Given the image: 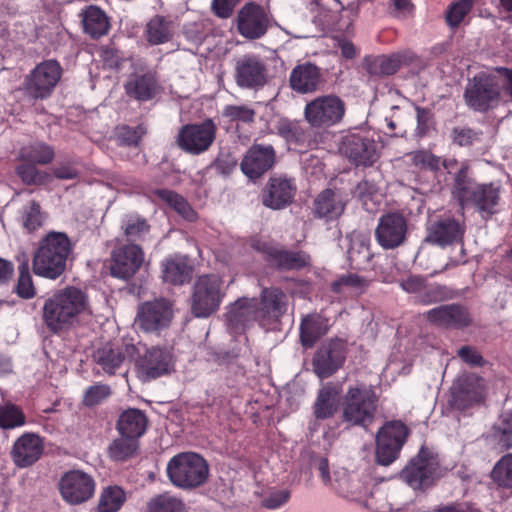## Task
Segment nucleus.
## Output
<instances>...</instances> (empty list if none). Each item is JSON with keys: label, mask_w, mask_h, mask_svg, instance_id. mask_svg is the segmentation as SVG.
<instances>
[{"label": "nucleus", "mask_w": 512, "mask_h": 512, "mask_svg": "<svg viewBox=\"0 0 512 512\" xmlns=\"http://www.w3.org/2000/svg\"><path fill=\"white\" fill-rule=\"evenodd\" d=\"M93 477L80 470H71L60 478L59 491L63 500L71 505L82 504L95 493Z\"/></svg>", "instance_id": "nucleus-16"}, {"label": "nucleus", "mask_w": 512, "mask_h": 512, "mask_svg": "<svg viewBox=\"0 0 512 512\" xmlns=\"http://www.w3.org/2000/svg\"><path fill=\"white\" fill-rule=\"evenodd\" d=\"M37 164L20 161L15 167L16 175L25 185H41L47 179V173L40 171Z\"/></svg>", "instance_id": "nucleus-55"}, {"label": "nucleus", "mask_w": 512, "mask_h": 512, "mask_svg": "<svg viewBox=\"0 0 512 512\" xmlns=\"http://www.w3.org/2000/svg\"><path fill=\"white\" fill-rule=\"evenodd\" d=\"M453 180L452 195L461 208H474L483 217L497 212L502 192L500 182H477L467 162L461 164Z\"/></svg>", "instance_id": "nucleus-2"}, {"label": "nucleus", "mask_w": 512, "mask_h": 512, "mask_svg": "<svg viewBox=\"0 0 512 512\" xmlns=\"http://www.w3.org/2000/svg\"><path fill=\"white\" fill-rule=\"evenodd\" d=\"M491 479L501 489L512 493V453L502 456L491 471Z\"/></svg>", "instance_id": "nucleus-50"}, {"label": "nucleus", "mask_w": 512, "mask_h": 512, "mask_svg": "<svg viewBox=\"0 0 512 512\" xmlns=\"http://www.w3.org/2000/svg\"><path fill=\"white\" fill-rule=\"evenodd\" d=\"M474 6V0H459L452 3L446 13V22L449 26L455 28L470 13Z\"/></svg>", "instance_id": "nucleus-59"}, {"label": "nucleus", "mask_w": 512, "mask_h": 512, "mask_svg": "<svg viewBox=\"0 0 512 512\" xmlns=\"http://www.w3.org/2000/svg\"><path fill=\"white\" fill-rule=\"evenodd\" d=\"M172 22L161 15L153 16L146 25V39L151 45L166 43L172 38Z\"/></svg>", "instance_id": "nucleus-44"}, {"label": "nucleus", "mask_w": 512, "mask_h": 512, "mask_svg": "<svg viewBox=\"0 0 512 512\" xmlns=\"http://www.w3.org/2000/svg\"><path fill=\"white\" fill-rule=\"evenodd\" d=\"M217 127L210 118L201 123L183 125L176 137L178 147L191 155L207 151L215 141Z\"/></svg>", "instance_id": "nucleus-13"}, {"label": "nucleus", "mask_w": 512, "mask_h": 512, "mask_svg": "<svg viewBox=\"0 0 512 512\" xmlns=\"http://www.w3.org/2000/svg\"><path fill=\"white\" fill-rule=\"evenodd\" d=\"M147 133L145 124L140 123L135 127L123 124L115 128V138L120 146L138 147L142 138Z\"/></svg>", "instance_id": "nucleus-52"}, {"label": "nucleus", "mask_w": 512, "mask_h": 512, "mask_svg": "<svg viewBox=\"0 0 512 512\" xmlns=\"http://www.w3.org/2000/svg\"><path fill=\"white\" fill-rule=\"evenodd\" d=\"M267 69L262 59L254 54L241 56L235 64V81L241 88H258L266 83Z\"/></svg>", "instance_id": "nucleus-23"}, {"label": "nucleus", "mask_w": 512, "mask_h": 512, "mask_svg": "<svg viewBox=\"0 0 512 512\" xmlns=\"http://www.w3.org/2000/svg\"><path fill=\"white\" fill-rule=\"evenodd\" d=\"M409 435L408 427L400 420L386 422L376 435V460L382 466L392 464L400 455Z\"/></svg>", "instance_id": "nucleus-10"}, {"label": "nucleus", "mask_w": 512, "mask_h": 512, "mask_svg": "<svg viewBox=\"0 0 512 512\" xmlns=\"http://www.w3.org/2000/svg\"><path fill=\"white\" fill-rule=\"evenodd\" d=\"M278 133L289 144L295 147H303L309 142V131L297 121L283 120L278 125Z\"/></svg>", "instance_id": "nucleus-46"}, {"label": "nucleus", "mask_w": 512, "mask_h": 512, "mask_svg": "<svg viewBox=\"0 0 512 512\" xmlns=\"http://www.w3.org/2000/svg\"><path fill=\"white\" fill-rule=\"evenodd\" d=\"M226 295L223 280L215 274L199 276L191 295V313L197 318H207L217 312Z\"/></svg>", "instance_id": "nucleus-7"}, {"label": "nucleus", "mask_w": 512, "mask_h": 512, "mask_svg": "<svg viewBox=\"0 0 512 512\" xmlns=\"http://www.w3.org/2000/svg\"><path fill=\"white\" fill-rule=\"evenodd\" d=\"M92 314L88 293L76 286L55 291L42 306V321L56 335L69 331Z\"/></svg>", "instance_id": "nucleus-1"}, {"label": "nucleus", "mask_w": 512, "mask_h": 512, "mask_svg": "<svg viewBox=\"0 0 512 512\" xmlns=\"http://www.w3.org/2000/svg\"><path fill=\"white\" fill-rule=\"evenodd\" d=\"M340 387L334 383H327L318 391L313 405V413L316 419L325 420L332 418L338 410Z\"/></svg>", "instance_id": "nucleus-38"}, {"label": "nucleus", "mask_w": 512, "mask_h": 512, "mask_svg": "<svg viewBox=\"0 0 512 512\" xmlns=\"http://www.w3.org/2000/svg\"><path fill=\"white\" fill-rule=\"evenodd\" d=\"M340 150L357 167H370L380 156L376 141L364 133L347 135Z\"/></svg>", "instance_id": "nucleus-18"}, {"label": "nucleus", "mask_w": 512, "mask_h": 512, "mask_svg": "<svg viewBox=\"0 0 512 512\" xmlns=\"http://www.w3.org/2000/svg\"><path fill=\"white\" fill-rule=\"evenodd\" d=\"M412 162L415 167L421 170L438 172L441 168V157L425 150L413 153Z\"/></svg>", "instance_id": "nucleus-62"}, {"label": "nucleus", "mask_w": 512, "mask_h": 512, "mask_svg": "<svg viewBox=\"0 0 512 512\" xmlns=\"http://www.w3.org/2000/svg\"><path fill=\"white\" fill-rule=\"evenodd\" d=\"M63 69L55 59L37 64L24 79V90L34 100L50 97L62 77Z\"/></svg>", "instance_id": "nucleus-9"}, {"label": "nucleus", "mask_w": 512, "mask_h": 512, "mask_svg": "<svg viewBox=\"0 0 512 512\" xmlns=\"http://www.w3.org/2000/svg\"><path fill=\"white\" fill-rule=\"evenodd\" d=\"M148 419L144 412L136 408L123 411L117 421V430L121 436L140 438L146 431Z\"/></svg>", "instance_id": "nucleus-39"}, {"label": "nucleus", "mask_w": 512, "mask_h": 512, "mask_svg": "<svg viewBox=\"0 0 512 512\" xmlns=\"http://www.w3.org/2000/svg\"><path fill=\"white\" fill-rule=\"evenodd\" d=\"M136 366L139 377L151 381L171 371L172 356L166 349L152 347L138 359Z\"/></svg>", "instance_id": "nucleus-27"}, {"label": "nucleus", "mask_w": 512, "mask_h": 512, "mask_svg": "<svg viewBox=\"0 0 512 512\" xmlns=\"http://www.w3.org/2000/svg\"><path fill=\"white\" fill-rule=\"evenodd\" d=\"M26 422V416L20 406L10 401L0 405V428L2 430L16 429L24 426Z\"/></svg>", "instance_id": "nucleus-48"}, {"label": "nucleus", "mask_w": 512, "mask_h": 512, "mask_svg": "<svg viewBox=\"0 0 512 512\" xmlns=\"http://www.w3.org/2000/svg\"><path fill=\"white\" fill-rule=\"evenodd\" d=\"M378 396L365 384L350 386L343 397L342 420L367 429L375 420Z\"/></svg>", "instance_id": "nucleus-4"}, {"label": "nucleus", "mask_w": 512, "mask_h": 512, "mask_svg": "<svg viewBox=\"0 0 512 512\" xmlns=\"http://www.w3.org/2000/svg\"><path fill=\"white\" fill-rule=\"evenodd\" d=\"M276 151L270 144L254 143L245 153L240 167L250 179L256 180L273 168Z\"/></svg>", "instance_id": "nucleus-22"}, {"label": "nucleus", "mask_w": 512, "mask_h": 512, "mask_svg": "<svg viewBox=\"0 0 512 512\" xmlns=\"http://www.w3.org/2000/svg\"><path fill=\"white\" fill-rule=\"evenodd\" d=\"M345 210L342 197L332 189H325L314 200V216L316 218L333 221L338 219Z\"/></svg>", "instance_id": "nucleus-36"}, {"label": "nucleus", "mask_w": 512, "mask_h": 512, "mask_svg": "<svg viewBox=\"0 0 512 512\" xmlns=\"http://www.w3.org/2000/svg\"><path fill=\"white\" fill-rule=\"evenodd\" d=\"M290 497L291 493L287 489L273 491L262 500V505L267 509H278L286 504Z\"/></svg>", "instance_id": "nucleus-64"}, {"label": "nucleus", "mask_w": 512, "mask_h": 512, "mask_svg": "<svg viewBox=\"0 0 512 512\" xmlns=\"http://www.w3.org/2000/svg\"><path fill=\"white\" fill-rule=\"evenodd\" d=\"M255 115V110L247 105H226L222 110V116L230 122L250 124L254 122Z\"/></svg>", "instance_id": "nucleus-60"}, {"label": "nucleus", "mask_w": 512, "mask_h": 512, "mask_svg": "<svg viewBox=\"0 0 512 512\" xmlns=\"http://www.w3.org/2000/svg\"><path fill=\"white\" fill-rule=\"evenodd\" d=\"M330 319L322 313L313 312L304 315L299 326L300 343L310 349L330 330Z\"/></svg>", "instance_id": "nucleus-31"}, {"label": "nucleus", "mask_w": 512, "mask_h": 512, "mask_svg": "<svg viewBox=\"0 0 512 512\" xmlns=\"http://www.w3.org/2000/svg\"><path fill=\"white\" fill-rule=\"evenodd\" d=\"M42 220L40 204L36 200H31L29 208L25 213L24 228L29 232L35 231L42 225Z\"/></svg>", "instance_id": "nucleus-63"}, {"label": "nucleus", "mask_w": 512, "mask_h": 512, "mask_svg": "<svg viewBox=\"0 0 512 512\" xmlns=\"http://www.w3.org/2000/svg\"><path fill=\"white\" fill-rule=\"evenodd\" d=\"M347 355V341L338 337L322 344L313 358L315 373L322 379L328 378L342 367Z\"/></svg>", "instance_id": "nucleus-17"}, {"label": "nucleus", "mask_w": 512, "mask_h": 512, "mask_svg": "<svg viewBox=\"0 0 512 512\" xmlns=\"http://www.w3.org/2000/svg\"><path fill=\"white\" fill-rule=\"evenodd\" d=\"M408 63L407 56L402 53L390 55L366 56L363 66L371 76H389L395 74L404 64Z\"/></svg>", "instance_id": "nucleus-33"}, {"label": "nucleus", "mask_w": 512, "mask_h": 512, "mask_svg": "<svg viewBox=\"0 0 512 512\" xmlns=\"http://www.w3.org/2000/svg\"><path fill=\"white\" fill-rule=\"evenodd\" d=\"M485 400L483 379L475 374L459 377L451 387L450 403L453 408L465 411Z\"/></svg>", "instance_id": "nucleus-15"}, {"label": "nucleus", "mask_w": 512, "mask_h": 512, "mask_svg": "<svg viewBox=\"0 0 512 512\" xmlns=\"http://www.w3.org/2000/svg\"><path fill=\"white\" fill-rule=\"evenodd\" d=\"M324 83L321 68L311 62L296 65L289 76L290 88L298 94H311Z\"/></svg>", "instance_id": "nucleus-29"}, {"label": "nucleus", "mask_w": 512, "mask_h": 512, "mask_svg": "<svg viewBox=\"0 0 512 512\" xmlns=\"http://www.w3.org/2000/svg\"><path fill=\"white\" fill-rule=\"evenodd\" d=\"M126 501L125 491L119 486H108L101 492L97 512H118Z\"/></svg>", "instance_id": "nucleus-49"}, {"label": "nucleus", "mask_w": 512, "mask_h": 512, "mask_svg": "<svg viewBox=\"0 0 512 512\" xmlns=\"http://www.w3.org/2000/svg\"><path fill=\"white\" fill-rule=\"evenodd\" d=\"M465 233V225L453 217H446L436 221L427 236V241L441 247L462 242Z\"/></svg>", "instance_id": "nucleus-32"}, {"label": "nucleus", "mask_w": 512, "mask_h": 512, "mask_svg": "<svg viewBox=\"0 0 512 512\" xmlns=\"http://www.w3.org/2000/svg\"><path fill=\"white\" fill-rule=\"evenodd\" d=\"M55 152L52 146L44 142H34L22 147L18 154L19 161L47 165L53 161Z\"/></svg>", "instance_id": "nucleus-43"}, {"label": "nucleus", "mask_w": 512, "mask_h": 512, "mask_svg": "<svg viewBox=\"0 0 512 512\" xmlns=\"http://www.w3.org/2000/svg\"><path fill=\"white\" fill-rule=\"evenodd\" d=\"M425 316L431 324L447 329H463L472 323L468 309L455 303L430 309Z\"/></svg>", "instance_id": "nucleus-25"}, {"label": "nucleus", "mask_w": 512, "mask_h": 512, "mask_svg": "<svg viewBox=\"0 0 512 512\" xmlns=\"http://www.w3.org/2000/svg\"><path fill=\"white\" fill-rule=\"evenodd\" d=\"M315 19L323 26H332L338 19L343 10V5L339 0H316Z\"/></svg>", "instance_id": "nucleus-51"}, {"label": "nucleus", "mask_w": 512, "mask_h": 512, "mask_svg": "<svg viewBox=\"0 0 512 512\" xmlns=\"http://www.w3.org/2000/svg\"><path fill=\"white\" fill-rule=\"evenodd\" d=\"M269 24L265 8L255 2L246 3L238 12L237 30L246 39H260L267 33Z\"/></svg>", "instance_id": "nucleus-20"}, {"label": "nucleus", "mask_w": 512, "mask_h": 512, "mask_svg": "<svg viewBox=\"0 0 512 512\" xmlns=\"http://www.w3.org/2000/svg\"><path fill=\"white\" fill-rule=\"evenodd\" d=\"M345 109V103L340 97L332 94L324 95L306 104L304 116L312 127H330L342 120Z\"/></svg>", "instance_id": "nucleus-12"}, {"label": "nucleus", "mask_w": 512, "mask_h": 512, "mask_svg": "<svg viewBox=\"0 0 512 512\" xmlns=\"http://www.w3.org/2000/svg\"><path fill=\"white\" fill-rule=\"evenodd\" d=\"M139 448L138 439L122 436L116 438L108 447V455L111 460L116 462H124L134 457Z\"/></svg>", "instance_id": "nucleus-47"}, {"label": "nucleus", "mask_w": 512, "mask_h": 512, "mask_svg": "<svg viewBox=\"0 0 512 512\" xmlns=\"http://www.w3.org/2000/svg\"><path fill=\"white\" fill-rule=\"evenodd\" d=\"M297 191L293 179L285 176L271 177L262 192V203L273 210H280L290 205Z\"/></svg>", "instance_id": "nucleus-24"}, {"label": "nucleus", "mask_w": 512, "mask_h": 512, "mask_svg": "<svg viewBox=\"0 0 512 512\" xmlns=\"http://www.w3.org/2000/svg\"><path fill=\"white\" fill-rule=\"evenodd\" d=\"M73 244L63 232H49L39 242L33 256V271L36 275L55 280L66 270Z\"/></svg>", "instance_id": "nucleus-3"}, {"label": "nucleus", "mask_w": 512, "mask_h": 512, "mask_svg": "<svg viewBox=\"0 0 512 512\" xmlns=\"http://www.w3.org/2000/svg\"><path fill=\"white\" fill-rule=\"evenodd\" d=\"M407 231V219L402 213L387 212L378 220L375 239L383 249H395L405 242Z\"/></svg>", "instance_id": "nucleus-19"}, {"label": "nucleus", "mask_w": 512, "mask_h": 512, "mask_svg": "<svg viewBox=\"0 0 512 512\" xmlns=\"http://www.w3.org/2000/svg\"><path fill=\"white\" fill-rule=\"evenodd\" d=\"M112 395L108 384L97 382L88 386L82 396V405L87 408L96 407L105 402Z\"/></svg>", "instance_id": "nucleus-54"}, {"label": "nucleus", "mask_w": 512, "mask_h": 512, "mask_svg": "<svg viewBox=\"0 0 512 512\" xmlns=\"http://www.w3.org/2000/svg\"><path fill=\"white\" fill-rule=\"evenodd\" d=\"M482 134L481 130L469 126H456L452 128L450 138L459 147H469L479 142Z\"/></svg>", "instance_id": "nucleus-57"}, {"label": "nucleus", "mask_w": 512, "mask_h": 512, "mask_svg": "<svg viewBox=\"0 0 512 512\" xmlns=\"http://www.w3.org/2000/svg\"><path fill=\"white\" fill-rule=\"evenodd\" d=\"M43 452V439L36 433L25 432L15 440L10 456L17 467L27 468L36 463Z\"/></svg>", "instance_id": "nucleus-26"}, {"label": "nucleus", "mask_w": 512, "mask_h": 512, "mask_svg": "<svg viewBox=\"0 0 512 512\" xmlns=\"http://www.w3.org/2000/svg\"><path fill=\"white\" fill-rule=\"evenodd\" d=\"M136 353L137 348L134 344L122 343L121 345H115L106 343L96 350L94 360L105 373L113 375L127 358H133Z\"/></svg>", "instance_id": "nucleus-30"}, {"label": "nucleus", "mask_w": 512, "mask_h": 512, "mask_svg": "<svg viewBox=\"0 0 512 512\" xmlns=\"http://www.w3.org/2000/svg\"><path fill=\"white\" fill-rule=\"evenodd\" d=\"M164 282L172 285H183L190 282L194 267L185 256L168 257L161 263Z\"/></svg>", "instance_id": "nucleus-35"}, {"label": "nucleus", "mask_w": 512, "mask_h": 512, "mask_svg": "<svg viewBox=\"0 0 512 512\" xmlns=\"http://www.w3.org/2000/svg\"><path fill=\"white\" fill-rule=\"evenodd\" d=\"M148 512H186L185 503L169 493L153 497L148 505Z\"/></svg>", "instance_id": "nucleus-53"}, {"label": "nucleus", "mask_w": 512, "mask_h": 512, "mask_svg": "<svg viewBox=\"0 0 512 512\" xmlns=\"http://www.w3.org/2000/svg\"><path fill=\"white\" fill-rule=\"evenodd\" d=\"M252 247L262 253L272 267L280 271H301L312 266V257L304 250H289L261 240L253 242Z\"/></svg>", "instance_id": "nucleus-11"}, {"label": "nucleus", "mask_w": 512, "mask_h": 512, "mask_svg": "<svg viewBox=\"0 0 512 512\" xmlns=\"http://www.w3.org/2000/svg\"><path fill=\"white\" fill-rule=\"evenodd\" d=\"M128 97L139 102L152 100L158 92V80L154 73L147 72L142 75H132L124 84Z\"/></svg>", "instance_id": "nucleus-34"}, {"label": "nucleus", "mask_w": 512, "mask_h": 512, "mask_svg": "<svg viewBox=\"0 0 512 512\" xmlns=\"http://www.w3.org/2000/svg\"><path fill=\"white\" fill-rule=\"evenodd\" d=\"M372 256L369 245L363 241L352 243L348 250L350 265L356 270L364 269L370 263Z\"/></svg>", "instance_id": "nucleus-56"}, {"label": "nucleus", "mask_w": 512, "mask_h": 512, "mask_svg": "<svg viewBox=\"0 0 512 512\" xmlns=\"http://www.w3.org/2000/svg\"><path fill=\"white\" fill-rule=\"evenodd\" d=\"M166 471L174 486L182 489H194L207 481L209 465L199 454L184 452L169 460Z\"/></svg>", "instance_id": "nucleus-5"}, {"label": "nucleus", "mask_w": 512, "mask_h": 512, "mask_svg": "<svg viewBox=\"0 0 512 512\" xmlns=\"http://www.w3.org/2000/svg\"><path fill=\"white\" fill-rule=\"evenodd\" d=\"M449 298L448 289L440 284L425 283V288L422 290L417 301L424 305H429L436 302H441Z\"/></svg>", "instance_id": "nucleus-61"}, {"label": "nucleus", "mask_w": 512, "mask_h": 512, "mask_svg": "<svg viewBox=\"0 0 512 512\" xmlns=\"http://www.w3.org/2000/svg\"><path fill=\"white\" fill-rule=\"evenodd\" d=\"M121 231L129 243L141 242L150 233L151 226L147 219L139 214H127L121 220Z\"/></svg>", "instance_id": "nucleus-41"}, {"label": "nucleus", "mask_w": 512, "mask_h": 512, "mask_svg": "<svg viewBox=\"0 0 512 512\" xmlns=\"http://www.w3.org/2000/svg\"><path fill=\"white\" fill-rule=\"evenodd\" d=\"M287 301V295L280 288H264L257 300L256 321L265 325L279 320L287 310Z\"/></svg>", "instance_id": "nucleus-28"}, {"label": "nucleus", "mask_w": 512, "mask_h": 512, "mask_svg": "<svg viewBox=\"0 0 512 512\" xmlns=\"http://www.w3.org/2000/svg\"><path fill=\"white\" fill-rule=\"evenodd\" d=\"M18 271L19 276L15 287L16 294L23 299L33 298L36 294V290L33 284L28 263H21L18 267Z\"/></svg>", "instance_id": "nucleus-58"}, {"label": "nucleus", "mask_w": 512, "mask_h": 512, "mask_svg": "<svg viewBox=\"0 0 512 512\" xmlns=\"http://www.w3.org/2000/svg\"><path fill=\"white\" fill-rule=\"evenodd\" d=\"M491 437L500 450L512 448V410L501 413L498 421L492 426Z\"/></svg>", "instance_id": "nucleus-45"}, {"label": "nucleus", "mask_w": 512, "mask_h": 512, "mask_svg": "<svg viewBox=\"0 0 512 512\" xmlns=\"http://www.w3.org/2000/svg\"><path fill=\"white\" fill-rule=\"evenodd\" d=\"M172 318V303L165 298H160L139 305L135 324L145 333L159 334L169 327Z\"/></svg>", "instance_id": "nucleus-14"}, {"label": "nucleus", "mask_w": 512, "mask_h": 512, "mask_svg": "<svg viewBox=\"0 0 512 512\" xmlns=\"http://www.w3.org/2000/svg\"><path fill=\"white\" fill-rule=\"evenodd\" d=\"M144 262V252L140 245L128 243L112 252L110 272L113 277L127 280L133 277Z\"/></svg>", "instance_id": "nucleus-21"}, {"label": "nucleus", "mask_w": 512, "mask_h": 512, "mask_svg": "<svg viewBox=\"0 0 512 512\" xmlns=\"http://www.w3.org/2000/svg\"><path fill=\"white\" fill-rule=\"evenodd\" d=\"M464 100L469 108L480 113L498 107L501 102V85L497 77L485 72L476 74L468 80Z\"/></svg>", "instance_id": "nucleus-8"}, {"label": "nucleus", "mask_w": 512, "mask_h": 512, "mask_svg": "<svg viewBox=\"0 0 512 512\" xmlns=\"http://www.w3.org/2000/svg\"><path fill=\"white\" fill-rule=\"evenodd\" d=\"M440 477V463L436 454L422 446L400 472V478L413 490L426 491Z\"/></svg>", "instance_id": "nucleus-6"}, {"label": "nucleus", "mask_w": 512, "mask_h": 512, "mask_svg": "<svg viewBox=\"0 0 512 512\" xmlns=\"http://www.w3.org/2000/svg\"><path fill=\"white\" fill-rule=\"evenodd\" d=\"M256 311V298H241L229 307L227 320L236 327L244 326L250 320L256 321Z\"/></svg>", "instance_id": "nucleus-42"}, {"label": "nucleus", "mask_w": 512, "mask_h": 512, "mask_svg": "<svg viewBox=\"0 0 512 512\" xmlns=\"http://www.w3.org/2000/svg\"><path fill=\"white\" fill-rule=\"evenodd\" d=\"M154 200H160L174 209L179 215L188 221H195L197 213L188 203V201L180 194L169 189H155L152 191Z\"/></svg>", "instance_id": "nucleus-40"}, {"label": "nucleus", "mask_w": 512, "mask_h": 512, "mask_svg": "<svg viewBox=\"0 0 512 512\" xmlns=\"http://www.w3.org/2000/svg\"><path fill=\"white\" fill-rule=\"evenodd\" d=\"M84 33L92 39H99L108 34L111 24L109 17L100 7L89 5L80 13Z\"/></svg>", "instance_id": "nucleus-37"}]
</instances>
